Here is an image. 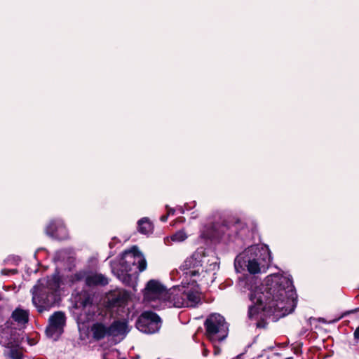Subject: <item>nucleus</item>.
<instances>
[{"label": "nucleus", "instance_id": "obj_11", "mask_svg": "<svg viewBox=\"0 0 359 359\" xmlns=\"http://www.w3.org/2000/svg\"><path fill=\"white\" fill-rule=\"evenodd\" d=\"M204 250L198 249L191 256L187 257L180 266V269L183 271H189L194 269H199L202 266V257Z\"/></svg>", "mask_w": 359, "mask_h": 359}, {"label": "nucleus", "instance_id": "obj_32", "mask_svg": "<svg viewBox=\"0 0 359 359\" xmlns=\"http://www.w3.org/2000/svg\"><path fill=\"white\" fill-rule=\"evenodd\" d=\"M130 255V252L125 251V252L123 253V255Z\"/></svg>", "mask_w": 359, "mask_h": 359}, {"label": "nucleus", "instance_id": "obj_28", "mask_svg": "<svg viewBox=\"0 0 359 359\" xmlns=\"http://www.w3.org/2000/svg\"><path fill=\"white\" fill-rule=\"evenodd\" d=\"M353 337L355 339L359 340V326L355 329L353 333Z\"/></svg>", "mask_w": 359, "mask_h": 359}, {"label": "nucleus", "instance_id": "obj_30", "mask_svg": "<svg viewBox=\"0 0 359 359\" xmlns=\"http://www.w3.org/2000/svg\"><path fill=\"white\" fill-rule=\"evenodd\" d=\"M168 214L163 215L160 217V220L163 222H165L168 220Z\"/></svg>", "mask_w": 359, "mask_h": 359}, {"label": "nucleus", "instance_id": "obj_4", "mask_svg": "<svg viewBox=\"0 0 359 359\" xmlns=\"http://www.w3.org/2000/svg\"><path fill=\"white\" fill-rule=\"evenodd\" d=\"M167 290L160 281L151 279L147 282L144 289V299L149 302L152 308L160 310L164 308L162 306V302L166 295Z\"/></svg>", "mask_w": 359, "mask_h": 359}, {"label": "nucleus", "instance_id": "obj_14", "mask_svg": "<svg viewBox=\"0 0 359 359\" xmlns=\"http://www.w3.org/2000/svg\"><path fill=\"white\" fill-rule=\"evenodd\" d=\"M257 251L258 252L255 255L256 257L252 259L249 258L247 261H245V262H248L246 266L250 274H256L260 272L261 259L266 262V259H269L270 258L269 253L264 254V257L262 258V254L260 252L259 250L257 249Z\"/></svg>", "mask_w": 359, "mask_h": 359}, {"label": "nucleus", "instance_id": "obj_10", "mask_svg": "<svg viewBox=\"0 0 359 359\" xmlns=\"http://www.w3.org/2000/svg\"><path fill=\"white\" fill-rule=\"evenodd\" d=\"M162 304H168L169 307H185L184 291L182 292L180 289L168 290Z\"/></svg>", "mask_w": 359, "mask_h": 359}, {"label": "nucleus", "instance_id": "obj_20", "mask_svg": "<svg viewBox=\"0 0 359 359\" xmlns=\"http://www.w3.org/2000/svg\"><path fill=\"white\" fill-rule=\"evenodd\" d=\"M7 356L10 359H23V353L21 348L12 346L7 353Z\"/></svg>", "mask_w": 359, "mask_h": 359}, {"label": "nucleus", "instance_id": "obj_9", "mask_svg": "<svg viewBox=\"0 0 359 359\" xmlns=\"http://www.w3.org/2000/svg\"><path fill=\"white\" fill-rule=\"evenodd\" d=\"M130 296L126 290L111 292L107 296V307L109 309L124 307L129 300Z\"/></svg>", "mask_w": 359, "mask_h": 359}, {"label": "nucleus", "instance_id": "obj_17", "mask_svg": "<svg viewBox=\"0 0 359 359\" xmlns=\"http://www.w3.org/2000/svg\"><path fill=\"white\" fill-rule=\"evenodd\" d=\"M184 299L186 302L185 306L187 307L194 308L201 304L200 295L194 291H184Z\"/></svg>", "mask_w": 359, "mask_h": 359}, {"label": "nucleus", "instance_id": "obj_24", "mask_svg": "<svg viewBox=\"0 0 359 359\" xmlns=\"http://www.w3.org/2000/svg\"><path fill=\"white\" fill-rule=\"evenodd\" d=\"M147 266V260L145 259V258L144 257H142V258H140L138 260V262H137V268H138L139 271L140 272L144 271V270H146Z\"/></svg>", "mask_w": 359, "mask_h": 359}, {"label": "nucleus", "instance_id": "obj_18", "mask_svg": "<svg viewBox=\"0 0 359 359\" xmlns=\"http://www.w3.org/2000/svg\"><path fill=\"white\" fill-rule=\"evenodd\" d=\"M138 231L142 234H148L152 233L154 230L153 224L147 217L140 219L137 222Z\"/></svg>", "mask_w": 359, "mask_h": 359}, {"label": "nucleus", "instance_id": "obj_3", "mask_svg": "<svg viewBox=\"0 0 359 359\" xmlns=\"http://www.w3.org/2000/svg\"><path fill=\"white\" fill-rule=\"evenodd\" d=\"M245 224L238 218H231L224 220L221 224L212 225L204 233V236L215 241L216 239L231 241L238 236L239 231L243 230Z\"/></svg>", "mask_w": 359, "mask_h": 359}, {"label": "nucleus", "instance_id": "obj_35", "mask_svg": "<svg viewBox=\"0 0 359 359\" xmlns=\"http://www.w3.org/2000/svg\"><path fill=\"white\" fill-rule=\"evenodd\" d=\"M285 359H293L292 357H290V358H287Z\"/></svg>", "mask_w": 359, "mask_h": 359}, {"label": "nucleus", "instance_id": "obj_31", "mask_svg": "<svg viewBox=\"0 0 359 359\" xmlns=\"http://www.w3.org/2000/svg\"><path fill=\"white\" fill-rule=\"evenodd\" d=\"M252 280H253V278H247L245 279H244L243 280H242L241 283H245V284H248V282L250 281L252 282Z\"/></svg>", "mask_w": 359, "mask_h": 359}, {"label": "nucleus", "instance_id": "obj_22", "mask_svg": "<svg viewBox=\"0 0 359 359\" xmlns=\"http://www.w3.org/2000/svg\"><path fill=\"white\" fill-rule=\"evenodd\" d=\"M187 238V234L182 231H177L171 236L172 241L180 242L184 241Z\"/></svg>", "mask_w": 359, "mask_h": 359}, {"label": "nucleus", "instance_id": "obj_7", "mask_svg": "<svg viewBox=\"0 0 359 359\" xmlns=\"http://www.w3.org/2000/svg\"><path fill=\"white\" fill-rule=\"evenodd\" d=\"M66 316L63 311H55L48 319V325L46 333L48 337H53L56 333H62L66 325Z\"/></svg>", "mask_w": 359, "mask_h": 359}, {"label": "nucleus", "instance_id": "obj_25", "mask_svg": "<svg viewBox=\"0 0 359 359\" xmlns=\"http://www.w3.org/2000/svg\"><path fill=\"white\" fill-rule=\"evenodd\" d=\"M268 323L266 320L262 317H260V319L257 321L256 325L257 328H266Z\"/></svg>", "mask_w": 359, "mask_h": 359}, {"label": "nucleus", "instance_id": "obj_5", "mask_svg": "<svg viewBox=\"0 0 359 359\" xmlns=\"http://www.w3.org/2000/svg\"><path fill=\"white\" fill-rule=\"evenodd\" d=\"M161 325V318L157 313L151 311H143L135 322V327L140 332L147 334L158 332Z\"/></svg>", "mask_w": 359, "mask_h": 359}, {"label": "nucleus", "instance_id": "obj_21", "mask_svg": "<svg viewBox=\"0 0 359 359\" xmlns=\"http://www.w3.org/2000/svg\"><path fill=\"white\" fill-rule=\"evenodd\" d=\"M117 277L121 280L126 285L130 286L132 283L133 276L128 273H120L116 272Z\"/></svg>", "mask_w": 359, "mask_h": 359}, {"label": "nucleus", "instance_id": "obj_34", "mask_svg": "<svg viewBox=\"0 0 359 359\" xmlns=\"http://www.w3.org/2000/svg\"><path fill=\"white\" fill-rule=\"evenodd\" d=\"M16 271H17L16 270H13V273H16Z\"/></svg>", "mask_w": 359, "mask_h": 359}, {"label": "nucleus", "instance_id": "obj_1", "mask_svg": "<svg viewBox=\"0 0 359 359\" xmlns=\"http://www.w3.org/2000/svg\"><path fill=\"white\" fill-rule=\"evenodd\" d=\"M250 289L249 298L253 303L248 308L249 318H258L263 313L264 317L272 315L283 318L294 311L297 295L292 280L285 276L274 275L267 278L266 285L248 286Z\"/></svg>", "mask_w": 359, "mask_h": 359}, {"label": "nucleus", "instance_id": "obj_26", "mask_svg": "<svg viewBox=\"0 0 359 359\" xmlns=\"http://www.w3.org/2000/svg\"><path fill=\"white\" fill-rule=\"evenodd\" d=\"M189 273L191 277H194V276L199 275V269H194L189 270Z\"/></svg>", "mask_w": 359, "mask_h": 359}, {"label": "nucleus", "instance_id": "obj_23", "mask_svg": "<svg viewBox=\"0 0 359 359\" xmlns=\"http://www.w3.org/2000/svg\"><path fill=\"white\" fill-rule=\"evenodd\" d=\"M88 275L85 271H80L79 272H76L72 276V281L79 282L82 280H86V278Z\"/></svg>", "mask_w": 359, "mask_h": 359}, {"label": "nucleus", "instance_id": "obj_33", "mask_svg": "<svg viewBox=\"0 0 359 359\" xmlns=\"http://www.w3.org/2000/svg\"><path fill=\"white\" fill-rule=\"evenodd\" d=\"M319 321H320V322H323V323H325V319H324V318H319Z\"/></svg>", "mask_w": 359, "mask_h": 359}, {"label": "nucleus", "instance_id": "obj_16", "mask_svg": "<svg viewBox=\"0 0 359 359\" xmlns=\"http://www.w3.org/2000/svg\"><path fill=\"white\" fill-rule=\"evenodd\" d=\"M29 311L16 308L11 314V318L18 325H25L29 322Z\"/></svg>", "mask_w": 359, "mask_h": 359}, {"label": "nucleus", "instance_id": "obj_12", "mask_svg": "<svg viewBox=\"0 0 359 359\" xmlns=\"http://www.w3.org/2000/svg\"><path fill=\"white\" fill-rule=\"evenodd\" d=\"M108 328L109 337H116L121 336L122 339H123L129 332L128 323L126 320H115L108 326Z\"/></svg>", "mask_w": 359, "mask_h": 359}, {"label": "nucleus", "instance_id": "obj_19", "mask_svg": "<svg viewBox=\"0 0 359 359\" xmlns=\"http://www.w3.org/2000/svg\"><path fill=\"white\" fill-rule=\"evenodd\" d=\"M130 259L131 260H126L122 257L116 272L130 273L133 270V266L135 264V257L130 255Z\"/></svg>", "mask_w": 359, "mask_h": 359}, {"label": "nucleus", "instance_id": "obj_8", "mask_svg": "<svg viewBox=\"0 0 359 359\" xmlns=\"http://www.w3.org/2000/svg\"><path fill=\"white\" fill-rule=\"evenodd\" d=\"M46 234L53 239L64 241L68 238V231L62 221L52 219L45 229Z\"/></svg>", "mask_w": 359, "mask_h": 359}, {"label": "nucleus", "instance_id": "obj_29", "mask_svg": "<svg viewBox=\"0 0 359 359\" xmlns=\"http://www.w3.org/2000/svg\"><path fill=\"white\" fill-rule=\"evenodd\" d=\"M166 208L168 209V213L167 214L168 215H173L175 214V209L171 208H168V205L166 206Z\"/></svg>", "mask_w": 359, "mask_h": 359}, {"label": "nucleus", "instance_id": "obj_13", "mask_svg": "<svg viewBox=\"0 0 359 359\" xmlns=\"http://www.w3.org/2000/svg\"><path fill=\"white\" fill-rule=\"evenodd\" d=\"M108 326L102 322H96L90 326V333L94 341H100L105 337H109Z\"/></svg>", "mask_w": 359, "mask_h": 359}, {"label": "nucleus", "instance_id": "obj_2", "mask_svg": "<svg viewBox=\"0 0 359 359\" xmlns=\"http://www.w3.org/2000/svg\"><path fill=\"white\" fill-rule=\"evenodd\" d=\"M61 278L56 271L51 276L39 279L32 291V303L39 313L49 311L60 299Z\"/></svg>", "mask_w": 359, "mask_h": 359}, {"label": "nucleus", "instance_id": "obj_15", "mask_svg": "<svg viewBox=\"0 0 359 359\" xmlns=\"http://www.w3.org/2000/svg\"><path fill=\"white\" fill-rule=\"evenodd\" d=\"M108 279L101 273L88 275L86 278V284L88 287L102 285L108 284Z\"/></svg>", "mask_w": 359, "mask_h": 359}, {"label": "nucleus", "instance_id": "obj_27", "mask_svg": "<svg viewBox=\"0 0 359 359\" xmlns=\"http://www.w3.org/2000/svg\"><path fill=\"white\" fill-rule=\"evenodd\" d=\"M359 312V307L358 308H355L354 309H352V310H350V311H347L346 312H344L343 314H342V316H347V315H349L351 313H358Z\"/></svg>", "mask_w": 359, "mask_h": 359}, {"label": "nucleus", "instance_id": "obj_6", "mask_svg": "<svg viewBox=\"0 0 359 359\" xmlns=\"http://www.w3.org/2000/svg\"><path fill=\"white\" fill-rule=\"evenodd\" d=\"M225 323L224 318L220 314L215 313L210 315L204 322L205 334L210 339H215L219 341H223L226 334L218 335Z\"/></svg>", "mask_w": 359, "mask_h": 359}]
</instances>
